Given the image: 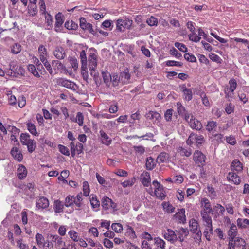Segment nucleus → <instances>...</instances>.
<instances>
[{
	"label": "nucleus",
	"instance_id": "79ce46f5",
	"mask_svg": "<svg viewBox=\"0 0 249 249\" xmlns=\"http://www.w3.org/2000/svg\"><path fill=\"white\" fill-rule=\"evenodd\" d=\"M21 51V46L18 43H15L11 47V52L15 54L19 53Z\"/></svg>",
	"mask_w": 249,
	"mask_h": 249
},
{
	"label": "nucleus",
	"instance_id": "2f4dec72",
	"mask_svg": "<svg viewBox=\"0 0 249 249\" xmlns=\"http://www.w3.org/2000/svg\"><path fill=\"white\" fill-rule=\"evenodd\" d=\"M38 52L39 54L40 61H44V59L46 58L47 54L46 48L43 45H41L38 47Z\"/></svg>",
	"mask_w": 249,
	"mask_h": 249
},
{
	"label": "nucleus",
	"instance_id": "c03bdc74",
	"mask_svg": "<svg viewBox=\"0 0 249 249\" xmlns=\"http://www.w3.org/2000/svg\"><path fill=\"white\" fill-rule=\"evenodd\" d=\"M79 57L81 60V65L83 66V68H85V66H87V58L86 52L84 50H82L80 52Z\"/></svg>",
	"mask_w": 249,
	"mask_h": 249
},
{
	"label": "nucleus",
	"instance_id": "f8f14e48",
	"mask_svg": "<svg viewBox=\"0 0 249 249\" xmlns=\"http://www.w3.org/2000/svg\"><path fill=\"white\" fill-rule=\"evenodd\" d=\"M71 151L72 157H74L76 154H80L83 152V145L82 143L78 142L75 145L73 142L70 144Z\"/></svg>",
	"mask_w": 249,
	"mask_h": 249
},
{
	"label": "nucleus",
	"instance_id": "e2e57ef3",
	"mask_svg": "<svg viewBox=\"0 0 249 249\" xmlns=\"http://www.w3.org/2000/svg\"><path fill=\"white\" fill-rule=\"evenodd\" d=\"M209 58L213 61L217 63L220 64L222 62V59L218 55L214 53L210 54Z\"/></svg>",
	"mask_w": 249,
	"mask_h": 249
},
{
	"label": "nucleus",
	"instance_id": "0eeeda50",
	"mask_svg": "<svg viewBox=\"0 0 249 249\" xmlns=\"http://www.w3.org/2000/svg\"><path fill=\"white\" fill-rule=\"evenodd\" d=\"M18 66L14 65H12V63H10L9 69L5 71V74L6 73L11 77H17L18 75L20 74H20H22L23 71V69L21 67L19 68L18 71Z\"/></svg>",
	"mask_w": 249,
	"mask_h": 249
},
{
	"label": "nucleus",
	"instance_id": "f03ea898",
	"mask_svg": "<svg viewBox=\"0 0 249 249\" xmlns=\"http://www.w3.org/2000/svg\"><path fill=\"white\" fill-rule=\"evenodd\" d=\"M191 232L193 234V238L196 242L199 243L201 241L202 233L199 227L198 223L195 219L189 221Z\"/></svg>",
	"mask_w": 249,
	"mask_h": 249
},
{
	"label": "nucleus",
	"instance_id": "864d4df0",
	"mask_svg": "<svg viewBox=\"0 0 249 249\" xmlns=\"http://www.w3.org/2000/svg\"><path fill=\"white\" fill-rule=\"evenodd\" d=\"M44 64V66L48 71L49 73L52 75H53L54 74L53 69L52 68L51 64L49 63V62L47 61V60L46 59H44V61L41 60V61Z\"/></svg>",
	"mask_w": 249,
	"mask_h": 249
},
{
	"label": "nucleus",
	"instance_id": "09e8293b",
	"mask_svg": "<svg viewBox=\"0 0 249 249\" xmlns=\"http://www.w3.org/2000/svg\"><path fill=\"white\" fill-rule=\"evenodd\" d=\"M164 209L168 213H172L175 210V208L170 203L163 202L162 204Z\"/></svg>",
	"mask_w": 249,
	"mask_h": 249
},
{
	"label": "nucleus",
	"instance_id": "a18cd8bd",
	"mask_svg": "<svg viewBox=\"0 0 249 249\" xmlns=\"http://www.w3.org/2000/svg\"><path fill=\"white\" fill-rule=\"evenodd\" d=\"M90 201L91 205L93 208H96L99 207L100 205L99 201L97 200L96 196L93 195L90 196Z\"/></svg>",
	"mask_w": 249,
	"mask_h": 249
},
{
	"label": "nucleus",
	"instance_id": "680f3d73",
	"mask_svg": "<svg viewBox=\"0 0 249 249\" xmlns=\"http://www.w3.org/2000/svg\"><path fill=\"white\" fill-rule=\"evenodd\" d=\"M91 71L90 74L93 77L94 80L97 85H100L101 83V81L98 80V75L99 74L96 72L95 69L93 70L90 69Z\"/></svg>",
	"mask_w": 249,
	"mask_h": 249
},
{
	"label": "nucleus",
	"instance_id": "5fc2aeb1",
	"mask_svg": "<svg viewBox=\"0 0 249 249\" xmlns=\"http://www.w3.org/2000/svg\"><path fill=\"white\" fill-rule=\"evenodd\" d=\"M111 228L117 233L121 232L123 230L122 225L121 224L117 223H113L111 225Z\"/></svg>",
	"mask_w": 249,
	"mask_h": 249
},
{
	"label": "nucleus",
	"instance_id": "72a5a7b5",
	"mask_svg": "<svg viewBox=\"0 0 249 249\" xmlns=\"http://www.w3.org/2000/svg\"><path fill=\"white\" fill-rule=\"evenodd\" d=\"M237 224L238 227L242 228H249V220L247 219L238 218L237 220Z\"/></svg>",
	"mask_w": 249,
	"mask_h": 249
},
{
	"label": "nucleus",
	"instance_id": "6ab92c4d",
	"mask_svg": "<svg viewBox=\"0 0 249 249\" xmlns=\"http://www.w3.org/2000/svg\"><path fill=\"white\" fill-rule=\"evenodd\" d=\"M49 205L48 200L44 197H42L37 199L36 201V207L39 209H45Z\"/></svg>",
	"mask_w": 249,
	"mask_h": 249
},
{
	"label": "nucleus",
	"instance_id": "a878e982",
	"mask_svg": "<svg viewBox=\"0 0 249 249\" xmlns=\"http://www.w3.org/2000/svg\"><path fill=\"white\" fill-rule=\"evenodd\" d=\"M99 133L101 136L102 143L107 146L110 145L112 142V140L109 138L108 135L103 130H100Z\"/></svg>",
	"mask_w": 249,
	"mask_h": 249
},
{
	"label": "nucleus",
	"instance_id": "c85d7f7f",
	"mask_svg": "<svg viewBox=\"0 0 249 249\" xmlns=\"http://www.w3.org/2000/svg\"><path fill=\"white\" fill-rule=\"evenodd\" d=\"M237 233V229L236 226L232 224L230 229L228 231V235L229 236V239H234L236 237Z\"/></svg>",
	"mask_w": 249,
	"mask_h": 249
},
{
	"label": "nucleus",
	"instance_id": "052dcab7",
	"mask_svg": "<svg viewBox=\"0 0 249 249\" xmlns=\"http://www.w3.org/2000/svg\"><path fill=\"white\" fill-rule=\"evenodd\" d=\"M45 20H46V23L47 26H48L47 29L48 30L51 29L52 27L53 20H52V17L50 14H47L45 16Z\"/></svg>",
	"mask_w": 249,
	"mask_h": 249
},
{
	"label": "nucleus",
	"instance_id": "6e6d98bb",
	"mask_svg": "<svg viewBox=\"0 0 249 249\" xmlns=\"http://www.w3.org/2000/svg\"><path fill=\"white\" fill-rule=\"evenodd\" d=\"M76 122L78 123L79 126H82L83 124L84 116L82 113L79 112L77 113L76 118L75 119Z\"/></svg>",
	"mask_w": 249,
	"mask_h": 249
},
{
	"label": "nucleus",
	"instance_id": "bf43d9fd",
	"mask_svg": "<svg viewBox=\"0 0 249 249\" xmlns=\"http://www.w3.org/2000/svg\"><path fill=\"white\" fill-rule=\"evenodd\" d=\"M188 36L190 40L195 42H199L201 39V37L197 36L195 32L189 35Z\"/></svg>",
	"mask_w": 249,
	"mask_h": 249
},
{
	"label": "nucleus",
	"instance_id": "c9c22d12",
	"mask_svg": "<svg viewBox=\"0 0 249 249\" xmlns=\"http://www.w3.org/2000/svg\"><path fill=\"white\" fill-rule=\"evenodd\" d=\"M156 163L153 159L151 157L147 158L145 166L147 170H151L153 169Z\"/></svg>",
	"mask_w": 249,
	"mask_h": 249
},
{
	"label": "nucleus",
	"instance_id": "2eb2a0df",
	"mask_svg": "<svg viewBox=\"0 0 249 249\" xmlns=\"http://www.w3.org/2000/svg\"><path fill=\"white\" fill-rule=\"evenodd\" d=\"M80 27L84 30H87L90 33L94 34V31L93 29V26L91 24L88 23L86 21L84 18H80Z\"/></svg>",
	"mask_w": 249,
	"mask_h": 249
},
{
	"label": "nucleus",
	"instance_id": "cd10ccee",
	"mask_svg": "<svg viewBox=\"0 0 249 249\" xmlns=\"http://www.w3.org/2000/svg\"><path fill=\"white\" fill-rule=\"evenodd\" d=\"M227 178L229 180L233 182L235 184H239L241 182L240 177L233 172L229 173Z\"/></svg>",
	"mask_w": 249,
	"mask_h": 249
},
{
	"label": "nucleus",
	"instance_id": "9d476101",
	"mask_svg": "<svg viewBox=\"0 0 249 249\" xmlns=\"http://www.w3.org/2000/svg\"><path fill=\"white\" fill-rule=\"evenodd\" d=\"M162 234L166 240L172 243L175 242L178 239L175 232L170 229H168L167 231H163Z\"/></svg>",
	"mask_w": 249,
	"mask_h": 249
},
{
	"label": "nucleus",
	"instance_id": "1a4fd4ad",
	"mask_svg": "<svg viewBox=\"0 0 249 249\" xmlns=\"http://www.w3.org/2000/svg\"><path fill=\"white\" fill-rule=\"evenodd\" d=\"M56 82L57 84L59 86L64 87L71 89L75 90L76 87L74 83L63 78H58L56 79Z\"/></svg>",
	"mask_w": 249,
	"mask_h": 249
},
{
	"label": "nucleus",
	"instance_id": "69168bd1",
	"mask_svg": "<svg viewBox=\"0 0 249 249\" xmlns=\"http://www.w3.org/2000/svg\"><path fill=\"white\" fill-rule=\"evenodd\" d=\"M184 57L186 60L189 62H195L196 61V57L190 53H185L184 55Z\"/></svg>",
	"mask_w": 249,
	"mask_h": 249
},
{
	"label": "nucleus",
	"instance_id": "b1692460",
	"mask_svg": "<svg viewBox=\"0 0 249 249\" xmlns=\"http://www.w3.org/2000/svg\"><path fill=\"white\" fill-rule=\"evenodd\" d=\"M11 154L13 158L18 161H21L23 159L21 152L17 147H14L12 149Z\"/></svg>",
	"mask_w": 249,
	"mask_h": 249
},
{
	"label": "nucleus",
	"instance_id": "4c0bfd02",
	"mask_svg": "<svg viewBox=\"0 0 249 249\" xmlns=\"http://www.w3.org/2000/svg\"><path fill=\"white\" fill-rule=\"evenodd\" d=\"M64 205L59 200H56L54 202V211L55 213H60L63 212Z\"/></svg>",
	"mask_w": 249,
	"mask_h": 249
},
{
	"label": "nucleus",
	"instance_id": "603ef678",
	"mask_svg": "<svg viewBox=\"0 0 249 249\" xmlns=\"http://www.w3.org/2000/svg\"><path fill=\"white\" fill-rule=\"evenodd\" d=\"M83 195L88 196L90 193V189L89 183L87 181H84L83 183Z\"/></svg>",
	"mask_w": 249,
	"mask_h": 249
},
{
	"label": "nucleus",
	"instance_id": "a19ab883",
	"mask_svg": "<svg viewBox=\"0 0 249 249\" xmlns=\"http://www.w3.org/2000/svg\"><path fill=\"white\" fill-rule=\"evenodd\" d=\"M36 244L39 248H40L42 245L46 241L45 240L43 235L41 234L38 233H37L36 235Z\"/></svg>",
	"mask_w": 249,
	"mask_h": 249
},
{
	"label": "nucleus",
	"instance_id": "4be33fe9",
	"mask_svg": "<svg viewBox=\"0 0 249 249\" xmlns=\"http://www.w3.org/2000/svg\"><path fill=\"white\" fill-rule=\"evenodd\" d=\"M53 54L58 59H63L66 57V53L63 48L61 47H57L55 48Z\"/></svg>",
	"mask_w": 249,
	"mask_h": 249
},
{
	"label": "nucleus",
	"instance_id": "f257e3e1",
	"mask_svg": "<svg viewBox=\"0 0 249 249\" xmlns=\"http://www.w3.org/2000/svg\"><path fill=\"white\" fill-rule=\"evenodd\" d=\"M102 77L106 86L110 89L112 88H118L121 85L119 76L116 73L110 74L108 71H102Z\"/></svg>",
	"mask_w": 249,
	"mask_h": 249
},
{
	"label": "nucleus",
	"instance_id": "49530a36",
	"mask_svg": "<svg viewBox=\"0 0 249 249\" xmlns=\"http://www.w3.org/2000/svg\"><path fill=\"white\" fill-rule=\"evenodd\" d=\"M74 204H75V205L78 207H80L82 206V193H80L78 194L75 197H74Z\"/></svg>",
	"mask_w": 249,
	"mask_h": 249
},
{
	"label": "nucleus",
	"instance_id": "4468645a",
	"mask_svg": "<svg viewBox=\"0 0 249 249\" xmlns=\"http://www.w3.org/2000/svg\"><path fill=\"white\" fill-rule=\"evenodd\" d=\"M102 205L105 210H108L109 208H112L115 210L116 208V205L111 199L108 197H104L102 200Z\"/></svg>",
	"mask_w": 249,
	"mask_h": 249
},
{
	"label": "nucleus",
	"instance_id": "f704fd0d",
	"mask_svg": "<svg viewBox=\"0 0 249 249\" xmlns=\"http://www.w3.org/2000/svg\"><path fill=\"white\" fill-rule=\"evenodd\" d=\"M210 213H206L205 212H200L201 216L202 217L203 221L204 222V224L212 222V218L209 215Z\"/></svg>",
	"mask_w": 249,
	"mask_h": 249
},
{
	"label": "nucleus",
	"instance_id": "58836bf2",
	"mask_svg": "<svg viewBox=\"0 0 249 249\" xmlns=\"http://www.w3.org/2000/svg\"><path fill=\"white\" fill-rule=\"evenodd\" d=\"M217 126V123L213 121H209L206 125V130L209 132L214 131Z\"/></svg>",
	"mask_w": 249,
	"mask_h": 249
},
{
	"label": "nucleus",
	"instance_id": "338daca9",
	"mask_svg": "<svg viewBox=\"0 0 249 249\" xmlns=\"http://www.w3.org/2000/svg\"><path fill=\"white\" fill-rule=\"evenodd\" d=\"M135 181V178L129 179L122 182V185L124 188L132 186L134 184Z\"/></svg>",
	"mask_w": 249,
	"mask_h": 249
},
{
	"label": "nucleus",
	"instance_id": "423d86ee",
	"mask_svg": "<svg viewBox=\"0 0 249 249\" xmlns=\"http://www.w3.org/2000/svg\"><path fill=\"white\" fill-rule=\"evenodd\" d=\"M132 24L133 21L131 19H118L116 21V30L120 32H123L125 28L128 29H130Z\"/></svg>",
	"mask_w": 249,
	"mask_h": 249
},
{
	"label": "nucleus",
	"instance_id": "f3484780",
	"mask_svg": "<svg viewBox=\"0 0 249 249\" xmlns=\"http://www.w3.org/2000/svg\"><path fill=\"white\" fill-rule=\"evenodd\" d=\"M201 207L202 208L201 212L212 213L213 211L209 200L206 198H203L201 199Z\"/></svg>",
	"mask_w": 249,
	"mask_h": 249
},
{
	"label": "nucleus",
	"instance_id": "ddd939ff",
	"mask_svg": "<svg viewBox=\"0 0 249 249\" xmlns=\"http://www.w3.org/2000/svg\"><path fill=\"white\" fill-rule=\"evenodd\" d=\"M121 82V85L128 84L130 82V74L127 69L124 70L119 75Z\"/></svg>",
	"mask_w": 249,
	"mask_h": 249
},
{
	"label": "nucleus",
	"instance_id": "ea45409f",
	"mask_svg": "<svg viewBox=\"0 0 249 249\" xmlns=\"http://www.w3.org/2000/svg\"><path fill=\"white\" fill-rule=\"evenodd\" d=\"M155 244L158 247H160L161 249H165V242L160 237H155L154 239Z\"/></svg>",
	"mask_w": 249,
	"mask_h": 249
},
{
	"label": "nucleus",
	"instance_id": "a211bd4d",
	"mask_svg": "<svg viewBox=\"0 0 249 249\" xmlns=\"http://www.w3.org/2000/svg\"><path fill=\"white\" fill-rule=\"evenodd\" d=\"M194 160L196 163L203 165L205 162V156L201 152L196 151L194 154Z\"/></svg>",
	"mask_w": 249,
	"mask_h": 249
},
{
	"label": "nucleus",
	"instance_id": "393cba45",
	"mask_svg": "<svg viewBox=\"0 0 249 249\" xmlns=\"http://www.w3.org/2000/svg\"><path fill=\"white\" fill-rule=\"evenodd\" d=\"M231 170L235 171L237 173H239L242 171L243 165L238 160L235 159L231 162Z\"/></svg>",
	"mask_w": 249,
	"mask_h": 249
},
{
	"label": "nucleus",
	"instance_id": "4d7b16f0",
	"mask_svg": "<svg viewBox=\"0 0 249 249\" xmlns=\"http://www.w3.org/2000/svg\"><path fill=\"white\" fill-rule=\"evenodd\" d=\"M28 69L29 71H30L34 76L37 77H39L40 76L38 71L36 70V68L34 65H29L28 66Z\"/></svg>",
	"mask_w": 249,
	"mask_h": 249
},
{
	"label": "nucleus",
	"instance_id": "bb28decb",
	"mask_svg": "<svg viewBox=\"0 0 249 249\" xmlns=\"http://www.w3.org/2000/svg\"><path fill=\"white\" fill-rule=\"evenodd\" d=\"M52 237V241L55 244L56 248H60L65 245V243L63 241L62 238L57 235H51Z\"/></svg>",
	"mask_w": 249,
	"mask_h": 249
},
{
	"label": "nucleus",
	"instance_id": "412c9836",
	"mask_svg": "<svg viewBox=\"0 0 249 249\" xmlns=\"http://www.w3.org/2000/svg\"><path fill=\"white\" fill-rule=\"evenodd\" d=\"M63 22L64 20L62 17V14L59 13L56 15V22L55 24V31L57 32L61 31Z\"/></svg>",
	"mask_w": 249,
	"mask_h": 249
},
{
	"label": "nucleus",
	"instance_id": "39448f33",
	"mask_svg": "<svg viewBox=\"0 0 249 249\" xmlns=\"http://www.w3.org/2000/svg\"><path fill=\"white\" fill-rule=\"evenodd\" d=\"M153 185L154 186V192L151 191L152 193L158 198L163 200L166 195L163 186L157 180L153 181Z\"/></svg>",
	"mask_w": 249,
	"mask_h": 249
},
{
	"label": "nucleus",
	"instance_id": "de8ad7c7",
	"mask_svg": "<svg viewBox=\"0 0 249 249\" xmlns=\"http://www.w3.org/2000/svg\"><path fill=\"white\" fill-rule=\"evenodd\" d=\"M69 61L72 68L76 70L78 68V63L77 59L73 57H69Z\"/></svg>",
	"mask_w": 249,
	"mask_h": 249
},
{
	"label": "nucleus",
	"instance_id": "3c124183",
	"mask_svg": "<svg viewBox=\"0 0 249 249\" xmlns=\"http://www.w3.org/2000/svg\"><path fill=\"white\" fill-rule=\"evenodd\" d=\"M74 202V196H68L65 198L64 205L66 207H69L72 206Z\"/></svg>",
	"mask_w": 249,
	"mask_h": 249
},
{
	"label": "nucleus",
	"instance_id": "20e7f679",
	"mask_svg": "<svg viewBox=\"0 0 249 249\" xmlns=\"http://www.w3.org/2000/svg\"><path fill=\"white\" fill-rule=\"evenodd\" d=\"M184 119L189 123L190 126L192 129L200 130L202 128V125L200 122L196 119L192 114L188 113H185Z\"/></svg>",
	"mask_w": 249,
	"mask_h": 249
},
{
	"label": "nucleus",
	"instance_id": "8fccbe9b",
	"mask_svg": "<svg viewBox=\"0 0 249 249\" xmlns=\"http://www.w3.org/2000/svg\"><path fill=\"white\" fill-rule=\"evenodd\" d=\"M65 27L68 30H75L77 27V24L72 20H69L65 22Z\"/></svg>",
	"mask_w": 249,
	"mask_h": 249
},
{
	"label": "nucleus",
	"instance_id": "473e14b6",
	"mask_svg": "<svg viewBox=\"0 0 249 249\" xmlns=\"http://www.w3.org/2000/svg\"><path fill=\"white\" fill-rule=\"evenodd\" d=\"M145 116L147 119L157 120L160 117V114L155 111H149Z\"/></svg>",
	"mask_w": 249,
	"mask_h": 249
},
{
	"label": "nucleus",
	"instance_id": "7c9ffc66",
	"mask_svg": "<svg viewBox=\"0 0 249 249\" xmlns=\"http://www.w3.org/2000/svg\"><path fill=\"white\" fill-rule=\"evenodd\" d=\"M178 233L179 234L178 239L180 242H182L188 235L189 231L187 229L180 228L178 229Z\"/></svg>",
	"mask_w": 249,
	"mask_h": 249
},
{
	"label": "nucleus",
	"instance_id": "13d9d810",
	"mask_svg": "<svg viewBox=\"0 0 249 249\" xmlns=\"http://www.w3.org/2000/svg\"><path fill=\"white\" fill-rule=\"evenodd\" d=\"M146 23L150 26H157L158 24V19L153 16H151L150 18L147 19Z\"/></svg>",
	"mask_w": 249,
	"mask_h": 249
},
{
	"label": "nucleus",
	"instance_id": "aec40b11",
	"mask_svg": "<svg viewBox=\"0 0 249 249\" xmlns=\"http://www.w3.org/2000/svg\"><path fill=\"white\" fill-rule=\"evenodd\" d=\"M89 62V69L93 70L95 69L97 64V56L94 53H91L88 58Z\"/></svg>",
	"mask_w": 249,
	"mask_h": 249
},
{
	"label": "nucleus",
	"instance_id": "dca6fc26",
	"mask_svg": "<svg viewBox=\"0 0 249 249\" xmlns=\"http://www.w3.org/2000/svg\"><path fill=\"white\" fill-rule=\"evenodd\" d=\"M182 92L183 93L184 99L186 101H190L192 99L193 93L195 94L196 91L197 90L196 89H187L185 87H183L182 88Z\"/></svg>",
	"mask_w": 249,
	"mask_h": 249
},
{
	"label": "nucleus",
	"instance_id": "5701e85b",
	"mask_svg": "<svg viewBox=\"0 0 249 249\" xmlns=\"http://www.w3.org/2000/svg\"><path fill=\"white\" fill-rule=\"evenodd\" d=\"M17 176L20 179L24 178L27 175V170L26 167L21 164L18 165L17 172Z\"/></svg>",
	"mask_w": 249,
	"mask_h": 249
},
{
	"label": "nucleus",
	"instance_id": "6e6552de",
	"mask_svg": "<svg viewBox=\"0 0 249 249\" xmlns=\"http://www.w3.org/2000/svg\"><path fill=\"white\" fill-rule=\"evenodd\" d=\"M51 63L53 68L55 71V73L54 74L58 72L66 74L70 73L68 70L60 61L58 60H53Z\"/></svg>",
	"mask_w": 249,
	"mask_h": 249
},
{
	"label": "nucleus",
	"instance_id": "0e129e2a",
	"mask_svg": "<svg viewBox=\"0 0 249 249\" xmlns=\"http://www.w3.org/2000/svg\"><path fill=\"white\" fill-rule=\"evenodd\" d=\"M58 148L59 151L63 154L66 155V156H69L70 153L69 152V149L62 145L59 144L58 145Z\"/></svg>",
	"mask_w": 249,
	"mask_h": 249
},
{
	"label": "nucleus",
	"instance_id": "774afa93",
	"mask_svg": "<svg viewBox=\"0 0 249 249\" xmlns=\"http://www.w3.org/2000/svg\"><path fill=\"white\" fill-rule=\"evenodd\" d=\"M196 134H195L194 133H191L190 135L188 140H187V143L188 144L191 145L192 143L196 142Z\"/></svg>",
	"mask_w": 249,
	"mask_h": 249
},
{
	"label": "nucleus",
	"instance_id": "e433bc0d",
	"mask_svg": "<svg viewBox=\"0 0 249 249\" xmlns=\"http://www.w3.org/2000/svg\"><path fill=\"white\" fill-rule=\"evenodd\" d=\"M27 126L28 131L33 135L36 136L37 132L36 128L35 125L31 122H28L27 123Z\"/></svg>",
	"mask_w": 249,
	"mask_h": 249
},
{
	"label": "nucleus",
	"instance_id": "9b49d317",
	"mask_svg": "<svg viewBox=\"0 0 249 249\" xmlns=\"http://www.w3.org/2000/svg\"><path fill=\"white\" fill-rule=\"evenodd\" d=\"M185 213L184 209H178V212L174 215V220L178 223H184L186 220Z\"/></svg>",
	"mask_w": 249,
	"mask_h": 249
},
{
	"label": "nucleus",
	"instance_id": "c756f323",
	"mask_svg": "<svg viewBox=\"0 0 249 249\" xmlns=\"http://www.w3.org/2000/svg\"><path fill=\"white\" fill-rule=\"evenodd\" d=\"M141 179L142 184L145 186H148L150 182V176L148 172H143L141 175Z\"/></svg>",
	"mask_w": 249,
	"mask_h": 249
},
{
	"label": "nucleus",
	"instance_id": "37998d69",
	"mask_svg": "<svg viewBox=\"0 0 249 249\" xmlns=\"http://www.w3.org/2000/svg\"><path fill=\"white\" fill-rule=\"evenodd\" d=\"M169 157V155L167 153L162 152L157 157V161L160 162H164L168 160Z\"/></svg>",
	"mask_w": 249,
	"mask_h": 249
},
{
	"label": "nucleus",
	"instance_id": "7ed1b4c3",
	"mask_svg": "<svg viewBox=\"0 0 249 249\" xmlns=\"http://www.w3.org/2000/svg\"><path fill=\"white\" fill-rule=\"evenodd\" d=\"M21 142L27 146L29 152H33L36 148V143L33 140L30 139V136L28 134L22 133L20 135Z\"/></svg>",
	"mask_w": 249,
	"mask_h": 249
}]
</instances>
